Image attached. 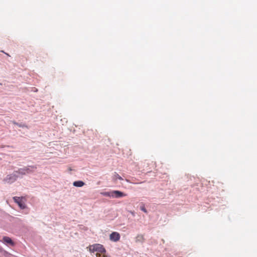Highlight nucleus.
Instances as JSON below:
<instances>
[{
	"instance_id": "nucleus-14",
	"label": "nucleus",
	"mask_w": 257,
	"mask_h": 257,
	"mask_svg": "<svg viewBox=\"0 0 257 257\" xmlns=\"http://www.w3.org/2000/svg\"><path fill=\"white\" fill-rule=\"evenodd\" d=\"M14 123L15 124H16L18 126H19V127H27V125H25V124H23V123H17L16 122H14Z\"/></svg>"
},
{
	"instance_id": "nucleus-13",
	"label": "nucleus",
	"mask_w": 257,
	"mask_h": 257,
	"mask_svg": "<svg viewBox=\"0 0 257 257\" xmlns=\"http://www.w3.org/2000/svg\"><path fill=\"white\" fill-rule=\"evenodd\" d=\"M143 240V236L142 235H139L136 237L137 242H142Z\"/></svg>"
},
{
	"instance_id": "nucleus-16",
	"label": "nucleus",
	"mask_w": 257,
	"mask_h": 257,
	"mask_svg": "<svg viewBox=\"0 0 257 257\" xmlns=\"http://www.w3.org/2000/svg\"><path fill=\"white\" fill-rule=\"evenodd\" d=\"M102 257H111L110 255L105 254L104 253V254L102 256Z\"/></svg>"
},
{
	"instance_id": "nucleus-18",
	"label": "nucleus",
	"mask_w": 257,
	"mask_h": 257,
	"mask_svg": "<svg viewBox=\"0 0 257 257\" xmlns=\"http://www.w3.org/2000/svg\"><path fill=\"white\" fill-rule=\"evenodd\" d=\"M7 55L10 56L8 53H5Z\"/></svg>"
},
{
	"instance_id": "nucleus-7",
	"label": "nucleus",
	"mask_w": 257,
	"mask_h": 257,
	"mask_svg": "<svg viewBox=\"0 0 257 257\" xmlns=\"http://www.w3.org/2000/svg\"><path fill=\"white\" fill-rule=\"evenodd\" d=\"M15 171L18 173V175L19 176V177H22V176H23L24 175H26V171H25V167H24L22 168H20L18 170Z\"/></svg>"
},
{
	"instance_id": "nucleus-1",
	"label": "nucleus",
	"mask_w": 257,
	"mask_h": 257,
	"mask_svg": "<svg viewBox=\"0 0 257 257\" xmlns=\"http://www.w3.org/2000/svg\"><path fill=\"white\" fill-rule=\"evenodd\" d=\"M13 200L15 202L18 204L19 206L21 209H24L26 208V205L25 203L26 200L25 197L15 196L13 197Z\"/></svg>"
},
{
	"instance_id": "nucleus-9",
	"label": "nucleus",
	"mask_w": 257,
	"mask_h": 257,
	"mask_svg": "<svg viewBox=\"0 0 257 257\" xmlns=\"http://www.w3.org/2000/svg\"><path fill=\"white\" fill-rule=\"evenodd\" d=\"M85 183L82 181H77L73 182V185L74 186L81 187L84 185Z\"/></svg>"
},
{
	"instance_id": "nucleus-6",
	"label": "nucleus",
	"mask_w": 257,
	"mask_h": 257,
	"mask_svg": "<svg viewBox=\"0 0 257 257\" xmlns=\"http://www.w3.org/2000/svg\"><path fill=\"white\" fill-rule=\"evenodd\" d=\"M95 251L99 252L104 253L106 252V249L103 246L100 244H95Z\"/></svg>"
},
{
	"instance_id": "nucleus-4",
	"label": "nucleus",
	"mask_w": 257,
	"mask_h": 257,
	"mask_svg": "<svg viewBox=\"0 0 257 257\" xmlns=\"http://www.w3.org/2000/svg\"><path fill=\"white\" fill-rule=\"evenodd\" d=\"M120 235L117 232H113L109 235V239L111 241L116 242L120 239Z\"/></svg>"
},
{
	"instance_id": "nucleus-17",
	"label": "nucleus",
	"mask_w": 257,
	"mask_h": 257,
	"mask_svg": "<svg viewBox=\"0 0 257 257\" xmlns=\"http://www.w3.org/2000/svg\"><path fill=\"white\" fill-rule=\"evenodd\" d=\"M96 256L97 257H102L100 253H97L96 254Z\"/></svg>"
},
{
	"instance_id": "nucleus-3",
	"label": "nucleus",
	"mask_w": 257,
	"mask_h": 257,
	"mask_svg": "<svg viewBox=\"0 0 257 257\" xmlns=\"http://www.w3.org/2000/svg\"><path fill=\"white\" fill-rule=\"evenodd\" d=\"M37 168V165H28L27 166H25L26 175L33 173Z\"/></svg>"
},
{
	"instance_id": "nucleus-10",
	"label": "nucleus",
	"mask_w": 257,
	"mask_h": 257,
	"mask_svg": "<svg viewBox=\"0 0 257 257\" xmlns=\"http://www.w3.org/2000/svg\"><path fill=\"white\" fill-rule=\"evenodd\" d=\"M119 179V180H123V179L121 177H120L117 173L116 172H114L113 176H112V179L114 180V181H115L116 179Z\"/></svg>"
},
{
	"instance_id": "nucleus-11",
	"label": "nucleus",
	"mask_w": 257,
	"mask_h": 257,
	"mask_svg": "<svg viewBox=\"0 0 257 257\" xmlns=\"http://www.w3.org/2000/svg\"><path fill=\"white\" fill-rule=\"evenodd\" d=\"M101 194L104 196L111 197H112V196H113L112 191L104 192L101 193Z\"/></svg>"
},
{
	"instance_id": "nucleus-12",
	"label": "nucleus",
	"mask_w": 257,
	"mask_h": 257,
	"mask_svg": "<svg viewBox=\"0 0 257 257\" xmlns=\"http://www.w3.org/2000/svg\"><path fill=\"white\" fill-rule=\"evenodd\" d=\"M95 244H93L92 245H89L88 247H87V248H89V250L91 252H94L95 251Z\"/></svg>"
},
{
	"instance_id": "nucleus-2",
	"label": "nucleus",
	"mask_w": 257,
	"mask_h": 257,
	"mask_svg": "<svg viewBox=\"0 0 257 257\" xmlns=\"http://www.w3.org/2000/svg\"><path fill=\"white\" fill-rule=\"evenodd\" d=\"M19 177L18 173L15 171L11 174L7 176L5 180L8 183H13Z\"/></svg>"
},
{
	"instance_id": "nucleus-8",
	"label": "nucleus",
	"mask_w": 257,
	"mask_h": 257,
	"mask_svg": "<svg viewBox=\"0 0 257 257\" xmlns=\"http://www.w3.org/2000/svg\"><path fill=\"white\" fill-rule=\"evenodd\" d=\"M3 240L6 243H9L12 245H14V242H13V241L11 239V238H10L9 237H8V236H4L3 237Z\"/></svg>"
},
{
	"instance_id": "nucleus-19",
	"label": "nucleus",
	"mask_w": 257,
	"mask_h": 257,
	"mask_svg": "<svg viewBox=\"0 0 257 257\" xmlns=\"http://www.w3.org/2000/svg\"><path fill=\"white\" fill-rule=\"evenodd\" d=\"M131 213H132V214L133 215H135V214H134V212H132Z\"/></svg>"
},
{
	"instance_id": "nucleus-15",
	"label": "nucleus",
	"mask_w": 257,
	"mask_h": 257,
	"mask_svg": "<svg viewBox=\"0 0 257 257\" xmlns=\"http://www.w3.org/2000/svg\"><path fill=\"white\" fill-rule=\"evenodd\" d=\"M140 209L143 211V212H144L145 213H148V211L147 210V209H146L145 207V205L144 204H143L142 205H141L140 206Z\"/></svg>"
},
{
	"instance_id": "nucleus-5",
	"label": "nucleus",
	"mask_w": 257,
	"mask_h": 257,
	"mask_svg": "<svg viewBox=\"0 0 257 257\" xmlns=\"http://www.w3.org/2000/svg\"><path fill=\"white\" fill-rule=\"evenodd\" d=\"M112 194H113L112 198H116L122 197L125 196L126 195L125 194H124L122 192H121V191H118V190L112 191Z\"/></svg>"
}]
</instances>
